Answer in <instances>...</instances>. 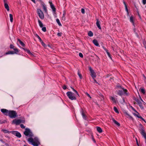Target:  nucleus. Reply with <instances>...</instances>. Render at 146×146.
<instances>
[{
    "instance_id": "f03ea898",
    "label": "nucleus",
    "mask_w": 146,
    "mask_h": 146,
    "mask_svg": "<svg viewBox=\"0 0 146 146\" xmlns=\"http://www.w3.org/2000/svg\"><path fill=\"white\" fill-rule=\"evenodd\" d=\"M122 90H119L117 91V94L119 96H121L124 94L126 96H128L129 93L126 89L123 88H121Z\"/></svg>"
},
{
    "instance_id": "bf43d9fd",
    "label": "nucleus",
    "mask_w": 146,
    "mask_h": 146,
    "mask_svg": "<svg viewBox=\"0 0 146 146\" xmlns=\"http://www.w3.org/2000/svg\"><path fill=\"white\" fill-rule=\"evenodd\" d=\"M4 0V3H7V0Z\"/></svg>"
},
{
    "instance_id": "052dcab7",
    "label": "nucleus",
    "mask_w": 146,
    "mask_h": 146,
    "mask_svg": "<svg viewBox=\"0 0 146 146\" xmlns=\"http://www.w3.org/2000/svg\"><path fill=\"white\" fill-rule=\"evenodd\" d=\"M34 3H36V2H35V0H31Z\"/></svg>"
},
{
    "instance_id": "473e14b6",
    "label": "nucleus",
    "mask_w": 146,
    "mask_h": 146,
    "mask_svg": "<svg viewBox=\"0 0 146 146\" xmlns=\"http://www.w3.org/2000/svg\"><path fill=\"white\" fill-rule=\"evenodd\" d=\"M9 17L10 18V20L11 22H12L13 20V15L11 14H9Z\"/></svg>"
},
{
    "instance_id": "412c9836",
    "label": "nucleus",
    "mask_w": 146,
    "mask_h": 146,
    "mask_svg": "<svg viewBox=\"0 0 146 146\" xmlns=\"http://www.w3.org/2000/svg\"><path fill=\"white\" fill-rule=\"evenodd\" d=\"M113 122L118 126H119L120 124L119 123L115 120L113 118L112 119Z\"/></svg>"
},
{
    "instance_id": "4c0bfd02",
    "label": "nucleus",
    "mask_w": 146,
    "mask_h": 146,
    "mask_svg": "<svg viewBox=\"0 0 146 146\" xmlns=\"http://www.w3.org/2000/svg\"><path fill=\"white\" fill-rule=\"evenodd\" d=\"M141 92L143 93V94H145V91L144 89L143 88L141 89H140Z\"/></svg>"
},
{
    "instance_id": "a211bd4d",
    "label": "nucleus",
    "mask_w": 146,
    "mask_h": 146,
    "mask_svg": "<svg viewBox=\"0 0 146 146\" xmlns=\"http://www.w3.org/2000/svg\"><path fill=\"white\" fill-rule=\"evenodd\" d=\"M110 99L112 100L113 102L114 103H116V102L117 100L116 99L114 98L113 97L111 96L110 97Z\"/></svg>"
},
{
    "instance_id": "72a5a7b5",
    "label": "nucleus",
    "mask_w": 146,
    "mask_h": 146,
    "mask_svg": "<svg viewBox=\"0 0 146 146\" xmlns=\"http://www.w3.org/2000/svg\"><path fill=\"white\" fill-rule=\"evenodd\" d=\"M78 75L79 76L80 78L81 79L82 78V74L80 73L79 71H78Z\"/></svg>"
},
{
    "instance_id": "5701e85b",
    "label": "nucleus",
    "mask_w": 146,
    "mask_h": 146,
    "mask_svg": "<svg viewBox=\"0 0 146 146\" xmlns=\"http://www.w3.org/2000/svg\"><path fill=\"white\" fill-rule=\"evenodd\" d=\"M97 131L100 133H101L102 132V129L100 127H97Z\"/></svg>"
},
{
    "instance_id": "2eb2a0df",
    "label": "nucleus",
    "mask_w": 146,
    "mask_h": 146,
    "mask_svg": "<svg viewBox=\"0 0 146 146\" xmlns=\"http://www.w3.org/2000/svg\"><path fill=\"white\" fill-rule=\"evenodd\" d=\"M125 114L127 116V118H129L132 120H133V117L131 116L130 115H129L127 112H125Z\"/></svg>"
},
{
    "instance_id": "ea45409f",
    "label": "nucleus",
    "mask_w": 146,
    "mask_h": 146,
    "mask_svg": "<svg viewBox=\"0 0 146 146\" xmlns=\"http://www.w3.org/2000/svg\"><path fill=\"white\" fill-rule=\"evenodd\" d=\"M133 114L137 116V117H138V118H139V117L140 116H139V114H137V113H133Z\"/></svg>"
},
{
    "instance_id": "c9c22d12",
    "label": "nucleus",
    "mask_w": 146,
    "mask_h": 146,
    "mask_svg": "<svg viewBox=\"0 0 146 146\" xmlns=\"http://www.w3.org/2000/svg\"><path fill=\"white\" fill-rule=\"evenodd\" d=\"M13 49H14V51L13 52L15 53V54L16 53H17V52H18L19 51L17 48H14Z\"/></svg>"
},
{
    "instance_id": "423d86ee",
    "label": "nucleus",
    "mask_w": 146,
    "mask_h": 146,
    "mask_svg": "<svg viewBox=\"0 0 146 146\" xmlns=\"http://www.w3.org/2000/svg\"><path fill=\"white\" fill-rule=\"evenodd\" d=\"M37 13L40 18L41 19H43L44 18V15L42 11L40 9H38Z\"/></svg>"
},
{
    "instance_id": "1a4fd4ad",
    "label": "nucleus",
    "mask_w": 146,
    "mask_h": 146,
    "mask_svg": "<svg viewBox=\"0 0 146 146\" xmlns=\"http://www.w3.org/2000/svg\"><path fill=\"white\" fill-rule=\"evenodd\" d=\"M137 102V104L139 105L140 108L142 109H144V107L143 106L142 104L141 101H140L138 99H136L135 100Z\"/></svg>"
},
{
    "instance_id": "f704fd0d",
    "label": "nucleus",
    "mask_w": 146,
    "mask_h": 146,
    "mask_svg": "<svg viewBox=\"0 0 146 146\" xmlns=\"http://www.w3.org/2000/svg\"><path fill=\"white\" fill-rule=\"evenodd\" d=\"M39 39V41L40 42L42 41V40L41 38L39 37V36L37 35V34H36L35 35Z\"/></svg>"
},
{
    "instance_id": "58836bf2",
    "label": "nucleus",
    "mask_w": 146,
    "mask_h": 146,
    "mask_svg": "<svg viewBox=\"0 0 146 146\" xmlns=\"http://www.w3.org/2000/svg\"><path fill=\"white\" fill-rule=\"evenodd\" d=\"M114 110L116 112L119 113L118 110L115 107H114Z\"/></svg>"
},
{
    "instance_id": "f3484780",
    "label": "nucleus",
    "mask_w": 146,
    "mask_h": 146,
    "mask_svg": "<svg viewBox=\"0 0 146 146\" xmlns=\"http://www.w3.org/2000/svg\"><path fill=\"white\" fill-rule=\"evenodd\" d=\"M66 14V12L65 11H63V15L62 16V17L61 18V19L63 21H64L65 20L66 18L65 17V15Z\"/></svg>"
},
{
    "instance_id": "c756f323",
    "label": "nucleus",
    "mask_w": 146,
    "mask_h": 146,
    "mask_svg": "<svg viewBox=\"0 0 146 146\" xmlns=\"http://www.w3.org/2000/svg\"><path fill=\"white\" fill-rule=\"evenodd\" d=\"M71 88L73 90L74 92H75L76 93V95H77V96H78V97H79V95L78 92H77V91H76V90H75L74 88H73L71 87Z\"/></svg>"
},
{
    "instance_id": "a19ab883",
    "label": "nucleus",
    "mask_w": 146,
    "mask_h": 146,
    "mask_svg": "<svg viewBox=\"0 0 146 146\" xmlns=\"http://www.w3.org/2000/svg\"><path fill=\"white\" fill-rule=\"evenodd\" d=\"M42 30L44 32H46V28L45 27H42Z\"/></svg>"
},
{
    "instance_id": "0e129e2a",
    "label": "nucleus",
    "mask_w": 146,
    "mask_h": 146,
    "mask_svg": "<svg viewBox=\"0 0 146 146\" xmlns=\"http://www.w3.org/2000/svg\"><path fill=\"white\" fill-rule=\"evenodd\" d=\"M94 82L96 83H97V81H96V80L95 79V78H94Z\"/></svg>"
},
{
    "instance_id": "39448f33",
    "label": "nucleus",
    "mask_w": 146,
    "mask_h": 146,
    "mask_svg": "<svg viewBox=\"0 0 146 146\" xmlns=\"http://www.w3.org/2000/svg\"><path fill=\"white\" fill-rule=\"evenodd\" d=\"M25 121L24 120H21L20 119H14L12 122L13 124H15L16 125H18L21 123H24Z\"/></svg>"
},
{
    "instance_id": "338daca9",
    "label": "nucleus",
    "mask_w": 146,
    "mask_h": 146,
    "mask_svg": "<svg viewBox=\"0 0 146 146\" xmlns=\"http://www.w3.org/2000/svg\"><path fill=\"white\" fill-rule=\"evenodd\" d=\"M93 140L94 141V142H95V141L94 139H93Z\"/></svg>"
},
{
    "instance_id": "13d9d810",
    "label": "nucleus",
    "mask_w": 146,
    "mask_h": 146,
    "mask_svg": "<svg viewBox=\"0 0 146 146\" xmlns=\"http://www.w3.org/2000/svg\"><path fill=\"white\" fill-rule=\"evenodd\" d=\"M63 89L64 90H65L66 88V86H64L63 87Z\"/></svg>"
},
{
    "instance_id": "de8ad7c7",
    "label": "nucleus",
    "mask_w": 146,
    "mask_h": 146,
    "mask_svg": "<svg viewBox=\"0 0 146 146\" xmlns=\"http://www.w3.org/2000/svg\"><path fill=\"white\" fill-rule=\"evenodd\" d=\"M142 2L143 4L145 5L146 3V0H143Z\"/></svg>"
},
{
    "instance_id": "a878e982",
    "label": "nucleus",
    "mask_w": 146,
    "mask_h": 146,
    "mask_svg": "<svg viewBox=\"0 0 146 146\" xmlns=\"http://www.w3.org/2000/svg\"><path fill=\"white\" fill-rule=\"evenodd\" d=\"M38 22L40 27H43V25L42 22L39 20H38Z\"/></svg>"
},
{
    "instance_id": "0eeeda50",
    "label": "nucleus",
    "mask_w": 146,
    "mask_h": 146,
    "mask_svg": "<svg viewBox=\"0 0 146 146\" xmlns=\"http://www.w3.org/2000/svg\"><path fill=\"white\" fill-rule=\"evenodd\" d=\"M89 68L91 73L90 75L94 79V78L96 77V73L94 72V70L91 67H90Z\"/></svg>"
},
{
    "instance_id": "774afa93",
    "label": "nucleus",
    "mask_w": 146,
    "mask_h": 146,
    "mask_svg": "<svg viewBox=\"0 0 146 146\" xmlns=\"http://www.w3.org/2000/svg\"><path fill=\"white\" fill-rule=\"evenodd\" d=\"M6 145H7V146H8V144H6Z\"/></svg>"
},
{
    "instance_id": "79ce46f5",
    "label": "nucleus",
    "mask_w": 146,
    "mask_h": 146,
    "mask_svg": "<svg viewBox=\"0 0 146 146\" xmlns=\"http://www.w3.org/2000/svg\"><path fill=\"white\" fill-rule=\"evenodd\" d=\"M82 117H83V118H84V119H85L86 118V116H85V114H84V113H83V112H82Z\"/></svg>"
},
{
    "instance_id": "4be33fe9",
    "label": "nucleus",
    "mask_w": 146,
    "mask_h": 146,
    "mask_svg": "<svg viewBox=\"0 0 146 146\" xmlns=\"http://www.w3.org/2000/svg\"><path fill=\"white\" fill-rule=\"evenodd\" d=\"M15 54V53L14 52L11 51H9L7 52L5 54L6 55H7L8 54Z\"/></svg>"
},
{
    "instance_id": "09e8293b",
    "label": "nucleus",
    "mask_w": 146,
    "mask_h": 146,
    "mask_svg": "<svg viewBox=\"0 0 146 146\" xmlns=\"http://www.w3.org/2000/svg\"><path fill=\"white\" fill-rule=\"evenodd\" d=\"M20 126H21V127L22 128H25V126L22 124H21L20 125Z\"/></svg>"
},
{
    "instance_id": "aec40b11",
    "label": "nucleus",
    "mask_w": 146,
    "mask_h": 146,
    "mask_svg": "<svg viewBox=\"0 0 146 146\" xmlns=\"http://www.w3.org/2000/svg\"><path fill=\"white\" fill-rule=\"evenodd\" d=\"M130 21L131 22L133 23V26H135L134 23V19L133 17L132 16L130 17Z\"/></svg>"
},
{
    "instance_id": "49530a36",
    "label": "nucleus",
    "mask_w": 146,
    "mask_h": 146,
    "mask_svg": "<svg viewBox=\"0 0 146 146\" xmlns=\"http://www.w3.org/2000/svg\"><path fill=\"white\" fill-rule=\"evenodd\" d=\"M81 12L83 14H84L85 13V10L84 9H81Z\"/></svg>"
},
{
    "instance_id": "bb28decb",
    "label": "nucleus",
    "mask_w": 146,
    "mask_h": 146,
    "mask_svg": "<svg viewBox=\"0 0 146 146\" xmlns=\"http://www.w3.org/2000/svg\"><path fill=\"white\" fill-rule=\"evenodd\" d=\"M104 48V50L106 51V52H107V53L108 54V56L110 58H111V56H110V53H109V52H108V50L107 49H106V48Z\"/></svg>"
},
{
    "instance_id": "dca6fc26",
    "label": "nucleus",
    "mask_w": 146,
    "mask_h": 146,
    "mask_svg": "<svg viewBox=\"0 0 146 146\" xmlns=\"http://www.w3.org/2000/svg\"><path fill=\"white\" fill-rule=\"evenodd\" d=\"M93 43L97 46H100L98 41L96 39H94L93 41Z\"/></svg>"
},
{
    "instance_id": "e2e57ef3",
    "label": "nucleus",
    "mask_w": 146,
    "mask_h": 146,
    "mask_svg": "<svg viewBox=\"0 0 146 146\" xmlns=\"http://www.w3.org/2000/svg\"><path fill=\"white\" fill-rule=\"evenodd\" d=\"M123 102H122V103H124L125 102V100L124 99H123Z\"/></svg>"
},
{
    "instance_id": "680f3d73",
    "label": "nucleus",
    "mask_w": 146,
    "mask_h": 146,
    "mask_svg": "<svg viewBox=\"0 0 146 146\" xmlns=\"http://www.w3.org/2000/svg\"><path fill=\"white\" fill-rule=\"evenodd\" d=\"M96 58L98 60H99V58L96 55Z\"/></svg>"
},
{
    "instance_id": "cd10ccee",
    "label": "nucleus",
    "mask_w": 146,
    "mask_h": 146,
    "mask_svg": "<svg viewBox=\"0 0 146 146\" xmlns=\"http://www.w3.org/2000/svg\"><path fill=\"white\" fill-rule=\"evenodd\" d=\"M88 35L90 36H92L93 35V34L92 31H90L88 33Z\"/></svg>"
},
{
    "instance_id": "9d476101",
    "label": "nucleus",
    "mask_w": 146,
    "mask_h": 146,
    "mask_svg": "<svg viewBox=\"0 0 146 146\" xmlns=\"http://www.w3.org/2000/svg\"><path fill=\"white\" fill-rule=\"evenodd\" d=\"M140 132L141 133L143 136L144 138L146 140V133H145V131L143 129H141L140 130Z\"/></svg>"
},
{
    "instance_id": "6e6d98bb",
    "label": "nucleus",
    "mask_w": 146,
    "mask_h": 146,
    "mask_svg": "<svg viewBox=\"0 0 146 146\" xmlns=\"http://www.w3.org/2000/svg\"><path fill=\"white\" fill-rule=\"evenodd\" d=\"M139 118L141 119L143 121H145L144 119L141 116L139 117Z\"/></svg>"
},
{
    "instance_id": "f257e3e1",
    "label": "nucleus",
    "mask_w": 146,
    "mask_h": 146,
    "mask_svg": "<svg viewBox=\"0 0 146 146\" xmlns=\"http://www.w3.org/2000/svg\"><path fill=\"white\" fill-rule=\"evenodd\" d=\"M24 134L26 136H28L31 138H29L28 141L29 143H31L34 146H38L40 144V143L37 138H35L34 139L31 138L33 136V134L30 130L28 128L25 129V131L24 132Z\"/></svg>"
},
{
    "instance_id": "4d7b16f0",
    "label": "nucleus",
    "mask_w": 146,
    "mask_h": 146,
    "mask_svg": "<svg viewBox=\"0 0 146 146\" xmlns=\"http://www.w3.org/2000/svg\"><path fill=\"white\" fill-rule=\"evenodd\" d=\"M139 98H140V99L141 100V101H142V102H144V101H143V100H142V99L141 98V96H139Z\"/></svg>"
},
{
    "instance_id": "b1692460",
    "label": "nucleus",
    "mask_w": 146,
    "mask_h": 146,
    "mask_svg": "<svg viewBox=\"0 0 146 146\" xmlns=\"http://www.w3.org/2000/svg\"><path fill=\"white\" fill-rule=\"evenodd\" d=\"M123 3H124V5H125V10L127 11V14H129V13H128V10L127 8V6L126 4L125 3V1H123Z\"/></svg>"
},
{
    "instance_id": "c85d7f7f",
    "label": "nucleus",
    "mask_w": 146,
    "mask_h": 146,
    "mask_svg": "<svg viewBox=\"0 0 146 146\" xmlns=\"http://www.w3.org/2000/svg\"><path fill=\"white\" fill-rule=\"evenodd\" d=\"M56 21L59 26H62V25L60 21L58 19H56Z\"/></svg>"
},
{
    "instance_id": "5fc2aeb1",
    "label": "nucleus",
    "mask_w": 146,
    "mask_h": 146,
    "mask_svg": "<svg viewBox=\"0 0 146 146\" xmlns=\"http://www.w3.org/2000/svg\"><path fill=\"white\" fill-rule=\"evenodd\" d=\"M133 110L135 112H136L137 113V114H139V113L137 112V111L135 110L133 108Z\"/></svg>"
},
{
    "instance_id": "8fccbe9b",
    "label": "nucleus",
    "mask_w": 146,
    "mask_h": 146,
    "mask_svg": "<svg viewBox=\"0 0 146 146\" xmlns=\"http://www.w3.org/2000/svg\"><path fill=\"white\" fill-rule=\"evenodd\" d=\"M135 139H136V143H137V145L138 146H139L137 138H135Z\"/></svg>"
},
{
    "instance_id": "7c9ffc66",
    "label": "nucleus",
    "mask_w": 146,
    "mask_h": 146,
    "mask_svg": "<svg viewBox=\"0 0 146 146\" xmlns=\"http://www.w3.org/2000/svg\"><path fill=\"white\" fill-rule=\"evenodd\" d=\"M71 88L73 90L74 92H75L76 93V95H77V96H78V97H79V95L78 92H77V91H76V90H75L74 88H73L71 87Z\"/></svg>"
},
{
    "instance_id": "c03bdc74",
    "label": "nucleus",
    "mask_w": 146,
    "mask_h": 146,
    "mask_svg": "<svg viewBox=\"0 0 146 146\" xmlns=\"http://www.w3.org/2000/svg\"><path fill=\"white\" fill-rule=\"evenodd\" d=\"M79 55L80 57L81 58H83V54L81 53L80 52L79 53Z\"/></svg>"
},
{
    "instance_id": "ddd939ff",
    "label": "nucleus",
    "mask_w": 146,
    "mask_h": 146,
    "mask_svg": "<svg viewBox=\"0 0 146 146\" xmlns=\"http://www.w3.org/2000/svg\"><path fill=\"white\" fill-rule=\"evenodd\" d=\"M13 133L14 134H15L16 136L19 137H20L21 136V134L19 133L17 131H13Z\"/></svg>"
},
{
    "instance_id": "a18cd8bd",
    "label": "nucleus",
    "mask_w": 146,
    "mask_h": 146,
    "mask_svg": "<svg viewBox=\"0 0 146 146\" xmlns=\"http://www.w3.org/2000/svg\"><path fill=\"white\" fill-rule=\"evenodd\" d=\"M40 42L41 43L42 45L43 46H45L46 45L45 43L43 42V41L42 40Z\"/></svg>"
},
{
    "instance_id": "864d4df0",
    "label": "nucleus",
    "mask_w": 146,
    "mask_h": 146,
    "mask_svg": "<svg viewBox=\"0 0 146 146\" xmlns=\"http://www.w3.org/2000/svg\"><path fill=\"white\" fill-rule=\"evenodd\" d=\"M61 33H58L57 34V35L59 36H61Z\"/></svg>"
},
{
    "instance_id": "20e7f679",
    "label": "nucleus",
    "mask_w": 146,
    "mask_h": 146,
    "mask_svg": "<svg viewBox=\"0 0 146 146\" xmlns=\"http://www.w3.org/2000/svg\"><path fill=\"white\" fill-rule=\"evenodd\" d=\"M8 115L11 118H15L17 116V114L15 111H9Z\"/></svg>"
},
{
    "instance_id": "6e6552de",
    "label": "nucleus",
    "mask_w": 146,
    "mask_h": 146,
    "mask_svg": "<svg viewBox=\"0 0 146 146\" xmlns=\"http://www.w3.org/2000/svg\"><path fill=\"white\" fill-rule=\"evenodd\" d=\"M1 111L5 115H8L9 111L6 109H2L1 110Z\"/></svg>"
},
{
    "instance_id": "393cba45",
    "label": "nucleus",
    "mask_w": 146,
    "mask_h": 146,
    "mask_svg": "<svg viewBox=\"0 0 146 146\" xmlns=\"http://www.w3.org/2000/svg\"><path fill=\"white\" fill-rule=\"evenodd\" d=\"M18 40L22 46L23 47L25 46V44L22 41H21L19 39H18Z\"/></svg>"
},
{
    "instance_id": "9b49d317",
    "label": "nucleus",
    "mask_w": 146,
    "mask_h": 146,
    "mask_svg": "<svg viewBox=\"0 0 146 146\" xmlns=\"http://www.w3.org/2000/svg\"><path fill=\"white\" fill-rule=\"evenodd\" d=\"M49 3L50 4V6L51 9H52L53 11L54 12H55L56 11V9L54 5L52 4V3L51 2L49 1Z\"/></svg>"
},
{
    "instance_id": "3c124183",
    "label": "nucleus",
    "mask_w": 146,
    "mask_h": 146,
    "mask_svg": "<svg viewBox=\"0 0 146 146\" xmlns=\"http://www.w3.org/2000/svg\"><path fill=\"white\" fill-rule=\"evenodd\" d=\"M10 48H14V46L12 44H11L10 46Z\"/></svg>"
},
{
    "instance_id": "6ab92c4d",
    "label": "nucleus",
    "mask_w": 146,
    "mask_h": 146,
    "mask_svg": "<svg viewBox=\"0 0 146 146\" xmlns=\"http://www.w3.org/2000/svg\"><path fill=\"white\" fill-rule=\"evenodd\" d=\"M4 6L5 8L7 9V11H9V8L7 3H4Z\"/></svg>"
},
{
    "instance_id": "603ef678",
    "label": "nucleus",
    "mask_w": 146,
    "mask_h": 146,
    "mask_svg": "<svg viewBox=\"0 0 146 146\" xmlns=\"http://www.w3.org/2000/svg\"><path fill=\"white\" fill-rule=\"evenodd\" d=\"M86 94L89 97H90V98H91V97L90 96V95L87 92H86Z\"/></svg>"
},
{
    "instance_id": "7ed1b4c3",
    "label": "nucleus",
    "mask_w": 146,
    "mask_h": 146,
    "mask_svg": "<svg viewBox=\"0 0 146 146\" xmlns=\"http://www.w3.org/2000/svg\"><path fill=\"white\" fill-rule=\"evenodd\" d=\"M66 94L68 98L70 100H76V95L74 94L72 92H68L66 93Z\"/></svg>"
},
{
    "instance_id": "f8f14e48",
    "label": "nucleus",
    "mask_w": 146,
    "mask_h": 146,
    "mask_svg": "<svg viewBox=\"0 0 146 146\" xmlns=\"http://www.w3.org/2000/svg\"><path fill=\"white\" fill-rule=\"evenodd\" d=\"M100 22L99 21V19H96V24L98 27V28L100 29H101V27L100 25Z\"/></svg>"
},
{
    "instance_id": "2f4dec72",
    "label": "nucleus",
    "mask_w": 146,
    "mask_h": 146,
    "mask_svg": "<svg viewBox=\"0 0 146 146\" xmlns=\"http://www.w3.org/2000/svg\"><path fill=\"white\" fill-rule=\"evenodd\" d=\"M71 88L73 90L74 92H75L76 93V95H77V96H78V97H79V95L78 92H77V91H76V90H75L74 88H73L71 87Z\"/></svg>"
},
{
    "instance_id": "4468645a",
    "label": "nucleus",
    "mask_w": 146,
    "mask_h": 146,
    "mask_svg": "<svg viewBox=\"0 0 146 146\" xmlns=\"http://www.w3.org/2000/svg\"><path fill=\"white\" fill-rule=\"evenodd\" d=\"M41 4L42 6L44 11L46 12L47 11V10L46 8V5H45V4L43 2H41Z\"/></svg>"
},
{
    "instance_id": "69168bd1",
    "label": "nucleus",
    "mask_w": 146,
    "mask_h": 146,
    "mask_svg": "<svg viewBox=\"0 0 146 146\" xmlns=\"http://www.w3.org/2000/svg\"><path fill=\"white\" fill-rule=\"evenodd\" d=\"M117 87L118 88H121V87L120 86H117Z\"/></svg>"
},
{
    "instance_id": "37998d69",
    "label": "nucleus",
    "mask_w": 146,
    "mask_h": 146,
    "mask_svg": "<svg viewBox=\"0 0 146 146\" xmlns=\"http://www.w3.org/2000/svg\"><path fill=\"white\" fill-rule=\"evenodd\" d=\"M27 52L28 53L31 55H33L32 54V53H31V52H30V51L29 50H27Z\"/></svg>"
},
{
    "instance_id": "e433bc0d",
    "label": "nucleus",
    "mask_w": 146,
    "mask_h": 146,
    "mask_svg": "<svg viewBox=\"0 0 146 146\" xmlns=\"http://www.w3.org/2000/svg\"><path fill=\"white\" fill-rule=\"evenodd\" d=\"M2 131L5 133H9V132L7 130L5 129H2Z\"/></svg>"
}]
</instances>
